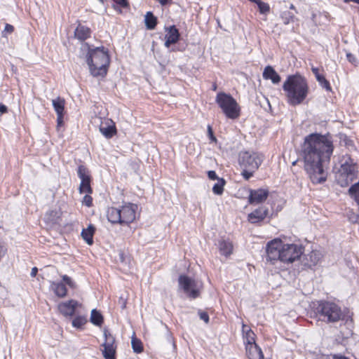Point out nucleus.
<instances>
[{"label":"nucleus","mask_w":359,"mask_h":359,"mask_svg":"<svg viewBox=\"0 0 359 359\" xmlns=\"http://www.w3.org/2000/svg\"><path fill=\"white\" fill-rule=\"evenodd\" d=\"M333 150V142L330 136L312 133L305 137L301 156L304 168L312 183L321 184L326 181L325 168L330 163Z\"/></svg>","instance_id":"f257e3e1"},{"label":"nucleus","mask_w":359,"mask_h":359,"mask_svg":"<svg viewBox=\"0 0 359 359\" xmlns=\"http://www.w3.org/2000/svg\"><path fill=\"white\" fill-rule=\"evenodd\" d=\"M266 260L274 264L280 261L284 264H290L299 259L303 254L302 245L284 243L280 239H273L266 245Z\"/></svg>","instance_id":"f03ea898"},{"label":"nucleus","mask_w":359,"mask_h":359,"mask_svg":"<svg viewBox=\"0 0 359 359\" xmlns=\"http://www.w3.org/2000/svg\"><path fill=\"white\" fill-rule=\"evenodd\" d=\"M81 49L88 50L86 61L91 75L95 77L104 76L110 63L108 50L103 46L91 47L87 43L82 44Z\"/></svg>","instance_id":"7ed1b4c3"},{"label":"nucleus","mask_w":359,"mask_h":359,"mask_svg":"<svg viewBox=\"0 0 359 359\" xmlns=\"http://www.w3.org/2000/svg\"><path fill=\"white\" fill-rule=\"evenodd\" d=\"M287 102L292 106L303 102L309 93L306 79L299 74L290 75L283 85Z\"/></svg>","instance_id":"20e7f679"},{"label":"nucleus","mask_w":359,"mask_h":359,"mask_svg":"<svg viewBox=\"0 0 359 359\" xmlns=\"http://www.w3.org/2000/svg\"><path fill=\"white\" fill-rule=\"evenodd\" d=\"M264 156L254 151H241L238 154V164L242 169L241 175L246 180L253 176L254 172L259 168Z\"/></svg>","instance_id":"39448f33"},{"label":"nucleus","mask_w":359,"mask_h":359,"mask_svg":"<svg viewBox=\"0 0 359 359\" xmlns=\"http://www.w3.org/2000/svg\"><path fill=\"white\" fill-rule=\"evenodd\" d=\"M215 102L228 118L236 119L240 116L241 107L230 94L224 92L217 93Z\"/></svg>","instance_id":"423d86ee"},{"label":"nucleus","mask_w":359,"mask_h":359,"mask_svg":"<svg viewBox=\"0 0 359 359\" xmlns=\"http://www.w3.org/2000/svg\"><path fill=\"white\" fill-rule=\"evenodd\" d=\"M318 318L327 323H335L342 317L341 308L334 302H320L316 308Z\"/></svg>","instance_id":"0eeeda50"},{"label":"nucleus","mask_w":359,"mask_h":359,"mask_svg":"<svg viewBox=\"0 0 359 359\" xmlns=\"http://www.w3.org/2000/svg\"><path fill=\"white\" fill-rule=\"evenodd\" d=\"M357 165L349 156L344 157L339 170L338 182L341 187H346L356 177Z\"/></svg>","instance_id":"6e6552de"},{"label":"nucleus","mask_w":359,"mask_h":359,"mask_svg":"<svg viewBox=\"0 0 359 359\" xmlns=\"http://www.w3.org/2000/svg\"><path fill=\"white\" fill-rule=\"evenodd\" d=\"M178 282L180 287L189 297L196 299L199 297L202 288L201 283L185 275L180 276Z\"/></svg>","instance_id":"1a4fd4ad"},{"label":"nucleus","mask_w":359,"mask_h":359,"mask_svg":"<svg viewBox=\"0 0 359 359\" xmlns=\"http://www.w3.org/2000/svg\"><path fill=\"white\" fill-rule=\"evenodd\" d=\"M77 174L81 179V184L79 186L80 193H92L90 187V176L88 168L84 165H81L78 167Z\"/></svg>","instance_id":"9d476101"},{"label":"nucleus","mask_w":359,"mask_h":359,"mask_svg":"<svg viewBox=\"0 0 359 359\" xmlns=\"http://www.w3.org/2000/svg\"><path fill=\"white\" fill-rule=\"evenodd\" d=\"M137 209V205L133 203L123 205L120 209L121 224H128L133 222L135 219Z\"/></svg>","instance_id":"9b49d317"},{"label":"nucleus","mask_w":359,"mask_h":359,"mask_svg":"<svg viewBox=\"0 0 359 359\" xmlns=\"http://www.w3.org/2000/svg\"><path fill=\"white\" fill-rule=\"evenodd\" d=\"M269 196V191L265 189L250 190L248 197L250 204H259L266 200Z\"/></svg>","instance_id":"f8f14e48"},{"label":"nucleus","mask_w":359,"mask_h":359,"mask_svg":"<svg viewBox=\"0 0 359 359\" xmlns=\"http://www.w3.org/2000/svg\"><path fill=\"white\" fill-rule=\"evenodd\" d=\"M79 305L80 304L76 300L71 299L60 303L58 305V309L63 316L71 317L74 314L76 307Z\"/></svg>","instance_id":"ddd939ff"},{"label":"nucleus","mask_w":359,"mask_h":359,"mask_svg":"<svg viewBox=\"0 0 359 359\" xmlns=\"http://www.w3.org/2000/svg\"><path fill=\"white\" fill-rule=\"evenodd\" d=\"M268 213L269 210L266 207H259L248 215V221L252 224L260 222L266 218Z\"/></svg>","instance_id":"4468645a"},{"label":"nucleus","mask_w":359,"mask_h":359,"mask_svg":"<svg viewBox=\"0 0 359 359\" xmlns=\"http://www.w3.org/2000/svg\"><path fill=\"white\" fill-rule=\"evenodd\" d=\"M322 255L319 251L313 250L310 253L305 255L303 259V264L308 267L316 266L320 260Z\"/></svg>","instance_id":"2eb2a0df"},{"label":"nucleus","mask_w":359,"mask_h":359,"mask_svg":"<svg viewBox=\"0 0 359 359\" xmlns=\"http://www.w3.org/2000/svg\"><path fill=\"white\" fill-rule=\"evenodd\" d=\"M167 34H165V46L169 48L171 44L177 42L180 38V33L175 26H170L166 29Z\"/></svg>","instance_id":"dca6fc26"},{"label":"nucleus","mask_w":359,"mask_h":359,"mask_svg":"<svg viewBox=\"0 0 359 359\" xmlns=\"http://www.w3.org/2000/svg\"><path fill=\"white\" fill-rule=\"evenodd\" d=\"M91 29L81 24H79L74 31V36L80 41H84L91 36Z\"/></svg>","instance_id":"f3484780"},{"label":"nucleus","mask_w":359,"mask_h":359,"mask_svg":"<svg viewBox=\"0 0 359 359\" xmlns=\"http://www.w3.org/2000/svg\"><path fill=\"white\" fill-rule=\"evenodd\" d=\"M246 354L249 359H264L262 351L257 344L246 345Z\"/></svg>","instance_id":"a211bd4d"},{"label":"nucleus","mask_w":359,"mask_h":359,"mask_svg":"<svg viewBox=\"0 0 359 359\" xmlns=\"http://www.w3.org/2000/svg\"><path fill=\"white\" fill-rule=\"evenodd\" d=\"M100 133L107 138H111L116 133V128L111 120H107L105 125L100 126Z\"/></svg>","instance_id":"6ab92c4d"},{"label":"nucleus","mask_w":359,"mask_h":359,"mask_svg":"<svg viewBox=\"0 0 359 359\" xmlns=\"http://www.w3.org/2000/svg\"><path fill=\"white\" fill-rule=\"evenodd\" d=\"M263 78L264 79H270L274 84L278 83L280 81V76L271 66L265 67L263 72Z\"/></svg>","instance_id":"aec40b11"},{"label":"nucleus","mask_w":359,"mask_h":359,"mask_svg":"<svg viewBox=\"0 0 359 359\" xmlns=\"http://www.w3.org/2000/svg\"><path fill=\"white\" fill-rule=\"evenodd\" d=\"M107 217L112 224H121L120 209L114 207L109 208L107 211Z\"/></svg>","instance_id":"412c9836"},{"label":"nucleus","mask_w":359,"mask_h":359,"mask_svg":"<svg viewBox=\"0 0 359 359\" xmlns=\"http://www.w3.org/2000/svg\"><path fill=\"white\" fill-rule=\"evenodd\" d=\"M50 287L58 297H65L67 295V290L63 283L51 281Z\"/></svg>","instance_id":"4be33fe9"},{"label":"nucleus","mask_w":359,"mask_h":359,"mask_svg":"<svg viewBox=\"0 0 359 359\" xmlns=\"http://www.w3.org/2000/svg\"><path fill=\"white\" fill-rule=\"evenodd\" d=\"M219 250L221 255L229 256L232 253L233 245L229 241L222 240L218 243Z\"/></svg>","instance_id":"5701e85b"},{"label":"nucleus","mask_w":359,"mask_h":359,"mask_svg":"<svg viewBox=\"0 0 359 359\" xmlns=\"http://www.w3.org/2000/svg\"><path fill=\"white\" fill-rule=\"evenodd\" d=\"M95 227L93 224H90L88 228L83 229L81 231L83 239L88 244L92 245L93 243V234L95 233Z\"/></svg>","instance_id":"b1692460"},{"label":"nucleus","mask_w":359,"mask_h":359,"mask_svg":"<svg viewBox=\"0 0 359 359\" xmlns=\"http://www.w3.org/2000/svg\"><path fill=\"white\" fill-rule=\"evenodd\" d=\"M244 341L246 345L255 344V334L251 329H248L245 325H243Z\"/></svg>","instance_id":"393cba45"},{"label":"nucleus","mask_w":359,"mask_h":359,"mask_svg":"<svg viewBox=\"0 0 359 359\" xmlns=\"http://www.w3.org/2000/svg\"><path fill=\"white\" fill-rule=\"evenodd\" d=\"M53 106L57 114V116H59V119L61 118V115H63L65 108V100L60 97H57L53 100Z\"/></svg>","instance_id":"a878e982"},{"label":"nucleus","mask_w":359,"mask_h":359,"mask_svg":"<svg viewBox=\"0 0 359 359\" xmlns=\"http://www.w3.org/2000/svg\"><path fill=\"white\" fill-rule=\"evenodd\" d=\"M90 322L97 326H101L103 323L102 315L96 309H93L90 314Z\"/></svg>","instance_id":"bb28decb"},{"label":"nucleus","mask_w":359,"mask_h":359,"mask_svg":"<svg viewBox=\"0 0 359 359\" xmlns=\"http://www.w3.org/2000/svg\"><path fill=\"white\" fill-rule=\"evenodd\" d=\"M104 335L105 338V341L102 344L104 348H116V346L115 345V339L112 334H111L108 331L104 330Z\"/></svg>","instance_id":"cd10ccee"},{"label":"nucleus","mask_w":359,"mask_h":359,"mask_svg":"<svg viewBox=\"0 0 359 359\" xmlns=\"http://www.w3.org/2000/svg\"><path fill=\"white\" fill-rule=\"evenodd\" d=\"M156 18L151 12H147L145 15V24L148 29H153L156 25Z\"/></svg>","instance_id":"c85d7f7f"},{"label":"nucleus","mask_w":359,"mask_h":359,"mask_svg":"<svg viewBox=\"0 0 359 359\" xmlns=\"http://www.w3.org/2000/svg\"><path fill=\"white\" fill-rule=\"evenodd\" d=\"M257 5L259 11L262 15H267L270 12V6L269 4L261 0H255L253 1Z\"/></svg>","instance_id":"c756f323"},{"label":"nucleus","mask_w":359,"mask_h":359,"mask_svg":"<svg viewBox=\"0 0 359 359\" xmlns=\"http://www.w3.org/2000/svg\"><path fill=\"white\" fill-rule=\"evenodd\" d=\"M225 183L226 182L223 178L218 179L217 182L212 187L213 193L217 195H221L223 193Z\"/></svg>","instance_id":"7c9ffc66"},{"label":"nucleus","mask_w":359,"mask_h":359,"mask_svg":"<svg viewBox=\"0 0 359 359\" xmlns=\"http://www.w3.org/2000/svg\"><path fill=\"white\" fill-rule=\"evenodd\" d=\"M348 193L359 205V182L354 184L349 188Z\"/></svg>","instance_id":"2f4dec72"},{"label":"nucleus","mask_w":359,"mask_h":359,"mask_svg":"<svg viewBox=\"0 0 359 359\" xmlns=\"http://www.w3.org/2000/svg\"><path fill=\"white\" fill-rule=\"evenodd\" d=\"M86 323L87 320L86 317L79 316L74 318L72 320V326L77 329H81Z\"/></svg>","instance_id":"473e14b6"},{"label":"nucleus","mask_w":359,"mask_h":359,"mask_svg":"<svg viewBox=\"0 0 359 359\" xmlns=\"http://www.w3.org/2000/svg\"><path fill=\"white\" fill-rule=\"evenodd\" d=\"M115 348H104L102 355L104 359H116Z\"/></svg>","instance_id":"72a5a7b5"},{"label":"nucleus","mask_w":359,"mask_h":359,"mask_svg":"<svg viewBox=\"0 0 359 359\" xmlns=\"http://www.w3.org/2000/svg\"><path fill=\"white\" fill-rule=\"evenodd\" d=\"M131 344L134 352L137 353L142 352L143 346L142 341L140 339L135 337L132 338Z\"/></svg>","instance_id":"f704fd0d"},{"label":"nucleus","mask_w":359,"mask_h":359,"mask_svg":"<svg viewBox=\"0 0 359 359\" xmlns=\"http://www.w3.org/2000/svg\"><path fill=\"white\" fill-rule=\"evenodd\" d=\"M281 18L285 25H288L294 20V15L290 11H285L281 14Z\"/></svg>","instance_id":"c9c22d12"},{"label":"nucleus","mask_w":359,"mask_h":359,"mask_svg":"<svg viewBox=\"0 0 359 359\" xmlns=\"http://www.w3.org/2000/svg\"><path fill=\"white\" fill-rule=\"evenodd\" d=\"M47 218L52 222H55L60 217V213L57 210H51L46 213Z\"/></svg>","instance_id":"e433bc0d"},{"label":"nucleus","mask_w":359,"mask_h":359,"mask_svg":"<svg viewBox=\"0 0 359 359\" xmlns=\"http://www.w3.org/2000/svg\"><path fill=\"white\" fill-rule=\"evenodd\" d=\"M62 280L65 282L66 285H67L69 287L74 289L76 287V285L75 282L67 275H63L62 276Z\"/></svg>","instance_id":"4c0bfd02"},{"label":"nucleus","mask_w":359,"mask_h":359,"mask_svg":"<svg viewBox=\"0 0 359 359\" xmlns=\"http://www.w3.org/2000/svg\"><path fill=\"white\" fill-rule=\"evenodd\" d=\"M311 71L316 76V80L320 82L325 77L323 75L319 73V69L317 67H312Z\"/></svg>","instance_id":"58836bf2"},{"label":"nucleus","mask_w":359,"mask_h":359,"mask_svg":"<svg viewBox=\"0 0 359 359\" xmlns=\"http://www.w3.org/2000/svg\"><path fill=\"white\" fill-rule=\"evenodd\" d=\"M346 57H347V60L349 61V62H351V64H353L355 66L357 65L358 60L353 55H352L350 53H348L346 54Z\"/></svg>","instance_id":"ea45409f"},{"label":"nucleus","mask_w":359,"mask_h":359,"mask_svg":"<svg viewBox=\"0 0 359 359\" xmlns=\"http://www.w3.org/2000/svg\"><path fill=\"white\" fill-rule=\"evenodd\" d=\"M83 203L88 207H90L92 205V203H93V198L90 196L89 195H86L84 197H83Z\"/></svg>","instance_id":"a19ab883"},{"label":"nucleus","mask_w":359,"mask_h":359,"mask_svg":"<svg viewBox=\"0 0 359 359\" xmlns=\"http://www.w3.org/2000/svg\"><path fill=\"white\" fill-rule=\"evenodd\" d=\"M318 83L320 84V86L323 88L328 90H331V87H330V83H329V81L325 77L323 79V81L321 80Z\"/></svg>","instance_id":"79ce46f5"},{"label":"nucleus","mask_w":359,"mask_h":359,"mask_svg":"<svg viewBox=\"0 0 359 359\" xmlns=\"http://www.w3.org/2000/svg\"><path fill=\"white\" fill-rule=\"evenodd\" d=\"M208 135L212 142L217 141V139L213 134L212 127L210 125L208 126Z\"/></svg>","instance_id":"37998d69"},{"label":"nucleus","mask_w":359,"mask_h":359,"mask_svg":"<svg viewBox=\"0 0 359 359\" xmlns=\"http://www.w3.org/2000/svg\"><path fill=\"white\" fill-rule=\"evenodd\" d=\"M114 1L116 4L117 6L121 7L127 8L128 6L127 0H114Z\"/></svg>","instance_id":"c03bdc74"},{"label":"nucleus","mask_w":359,"mask_h":359,"mask_svg":"<svg viewBox=\"0 0 359 359\" xmlns=\"http://www.w3.org/2000/svg\"><path fill=\"white\" fill-rule=\"evenodd\" d=\"M199 316L201 320L208 323L209 322V316L206 312L200 311Z\"/></svg>","instance_id":"a18cd8bd"},{"label":"nucleus","mask_w":359,"mask_h":359,"mask_svg":"<svg viewBox=\"0 0 359 359\" xmlns=\"http://www.w3.org/2000/svg\"><path fill=\"white\" fill-rule=\"evenodd\" d=\"M208 177L210 179V180H218V177L216 175V172L213 170H210L208 172Z\"/></svg>","instance_id":"49530a36"},{"label":"nucleus","mask_w":359,"mask_h":359,"mask_svg":"<svg viewBox=\"0 0 359 359\" xmlns=\"http://www.w3.org/2000/svg\"><path fill=\"white\" fill-rule=\"evenodd\" d=\"M14 30V27L13 25L10 24H6L4 28V32H8V33H12Z\"/></svg>","instance_id":"de8ad7c7"},{"label":"nucleus","mask_w":359,"mask_h":359,"mask_svg":"<svg viewBox=\"0 0 359 359\" xmlns=\"http://www.w3.org/2000/svg\"><path fill=\"white\" fill-rule=\"evenodd\" d=\"M7 107L3 104H0V114H4L7 112Z\"/></svg>","instance_id":"09e8293b"},{"label":"nucleus","mask_w":359,"mask_h":359,"mask_svg":"<svg viewBox=\"0 0 359 359\" xmlns=\"http://www.w3.org/2000/svg\"><path fill=\"white\" fill-rule=\"evenodd\" d=\"M37 272H38V269L36 267H33L32 269L31 273H30L31 276L35 277L36 276Z\"/></svg>","instance_id":"8fccbe9b"},{"label":"nucleus","mask_w":359,"mask_h":359,"mask_svg":"<svg viewBox=\"0 0 359 359\" xmlns=\"http://www.w3.org/2000/svg\"><path fill=\"white\" fill-rule=\"evenodd\" d=\"M333 359H349L346 356H344L342 355H334Z\"/></svg>","instance_id":"3c124183"},{"label":"nucleus","mask_w":359,"mask_h":359,"mask_svg":"<svg viewBox=\"0 0 359 359\" xmlns=\"http://www.w3.org/2000/svg\"><path fill=\"white\" fill-rule=\"evenodd\" d=\"M161 5L164 6L169 2H170L172 0H157Z\"/></svg>","instance_id":"603ef678"},{"label":"nucleus","mask_w":359,"mask_h":359,"mask_svg":"<svg viewBox=\"0 0 359 359\" xmlns=\"http://www.w3.org/2000/svg\"><path fill=\"white\" fill-rule=\"evenodd\" d=\"M63 115H61V118L59 119V116L57 117V125L60 126L62 123Z\"/></svg>","instance_id":"864d4df0"},{"label":"nucleus","mask_w":359,"mask_h":359,"mask_svg":"<svg viewBox=\"0 0 359 359\" xmlns=\"http://www.w3.org/2000/svg\"><path fill=\"white\" fill-rule=\"evenodd\" d=\"M351 1L358 3V0H344V2L349 3Z\"/></svg>","instance_id":"5fc2aeb1"},{"label":"nucleus","mask_w":359,"mask_h":359,"mask_svg":"<svg viewBox=\"0 0 359 359\" xmlns=\"http://www.w3.org/2000/svg\"><path fill=\"white\" fill-rule=\"evenodd\" d=\"M290 8L294 10L295 7H294V6L293 4H291L290 6Z\"/></svg>","instance_id":"6e6d98bb"},{"label":"nucleus","mask_w":359,"mask_h":359,"mask_svg":"<svg viewBox=\"0 0 359 359\" xmlns=\"http://www.w3.org/2000/svg\"><path fill=\"white\" fill-rule=\"evenodd\" d=\"M216 88H217V86H216V85H214V86H213V90H216Z\"/></svg>","instance_id":"4d7b16f0"},{"label":"nucleus","mask_w":359,"mask_h":359,"mask_svg":"<svg viewBox=\"0 0 359 359\" xmlns=\"http://www.w3.org/2000/svg\"><path fill=\"white\" fill-rule=\"evenodd\" d=\"M297 162V161H294V162L292 163V165H296Z\"/></svg>","instance_id":"13d9d810"},{"label":"nucleus","mask_w":359,"mask_h":359,"mask_svg":"<svg viewBox=\"0 0 359 359\" xmlns=\"http://www.w3.org/2000/svg\"><path fill=\"white\" fill-rule=\"evenodd\" d=\"M101 3L104 2V0H99Z\"/></svg>","instance_id":"bf43d9fd"},{"label":"nucleus","mask_w":359,"mask_h":359,"mask_svg":"<svg viewBox=\"0 0 359 359\" xmlns=\"http://www.w3.org/2000/svg\"><path fill=\"white\" fill-rule=\"evenodd\" d=\"M358 4H359V0H358Z\"/></svg>","instance_id":"052dcab7"}]
</instances>
